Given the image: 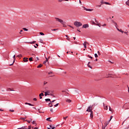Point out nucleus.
Returning <instances> with one entry per match:
<instances>
[{"mask_svg": "<svg viewBox=\"0 0 129 129\" xmlns=\"http://www.w3.org/2000/svg\"><path fill=\"white\" fill-rule=\"evenodd\" d=\"M92 107H93V105H90L89 106L86 110V111H88V112H91L90 113V117L91 118H93V111H92Z\"/></svg>", "mask_w": 129, "mask_h": 129, "instance_id": "1", "label": "nucleus"}, {"mask_svg": "<svg viewBox=\"0 0 129 129\" xmlns=\"http://www.w3.org/2000/svg\"><path fill=\"white\" fill-rule=\"evenodd\" d=\"M74 25L77 27V28H79V27H81V26H82V23L78 21H76L74 22Z\"/></svg>", "mask_w": 129, "mask_h": 129, "instance_id": "2", "label": "nucleus"}, {"mask_svg": "<svg viewBox=\"0 0 129 129\" xmlns=\"http://www.w3.org/2000/svg\"><path fill=\"white\" fill-rule=\"evenodd\" d=\"M55 19L56 20V22H59V23H60V24H62V25H64L65 24V22L62 20V19H60L58 18H55Z\"/></svg>", "mask_w": 129, "mask_h": 129, "instance_id": "3", "label": "nucleus"}, {"mask_svg": "<svg viewBox=\"0 0 129 129\" xmlns=\"http://www.w3.org/2000/svg\"><path fill=\"white\" fill-rule=\"evenodd\" d=\"M45 96H47V95H51V96H53V97H55L53 94H52V93H51V91L48 90L46 92H45L44 94Z\"/></svg>", "mask_w": 129, "mask_h": 129, "instance_id": "4", "label": "nucleus"}, {"mask_svg": "<svg viewBox=\"0 0 129 129\" xmlns=\"http://www.w3.org/2000/svg\"><path fill=\"white\" fill-rule=\"evenodd\" d=\"M123 109H129V103L125 104L122 107Z\"/></svg>", "mask_w": 129, "mask_h": 129, "instance_id": "5", "label": "nucleus"}, {"mask_svg": "<svg viewBox=\"0 0 129 129\" xmlns=\"http://www.w3.org/2000/svg\"><path fill=\"white\" fill-rule=\"evenodd\" d=\"M114 25H115V27H116V28L117 31H118L119 32H121L122 30L119 29H118V28L116 27V26H117V24H116V23L114 22Z\"/></svg>", "mask_w": 129, "mask_h": 129, "instance_id": "6", "label": "nucleus"}, {"mask_svg": "<svg viewBox=\"0 0 129 129\" xmlns=\"http://www.w3.org/2000/svg\"><path fill=\"white\" fill-rule=\"evenodd\" d=\"M55 101H56V100H52V101H50V103L48 104L49 105H50V104L51 105V106H49L50 107H52V106H53V105H52L53 104H52V103H53L54 102H55Z\"/></svg>", "mask_w": 129, "mask_h": 129, "instance_id": "7", "label": "nucleus"}, {"mask_svg": "<svg viewBox=\"0 0 129 129\" xmlns=\"http://www.w3.org/2000/svg\"><path fill=\"white\" fill-rule=\"evenodd\" d=\"M89 25L88 24H84L83 25V28H84L85 29H86V28H89Z\"/></svg>", "mask_w": 129, "mask_h": 129, "instance_id": "8", "label": "nucleus"}, {"mask_svg": "<svg viewBox=\"0 0 129 129\" xmlns=\"http://www.w3.org/2000/svg\"><path fill=\"white\" fill-rule=\"evenodd\" d=\"M42 96H44V93H41L39 94L40 99H42V98H43V97H42Z\"/></svg>", "mask_w": 129, "mask_h": 129, "instance_id": "9", "label": "nucleus"}, {"mask_svg": "<svg viewBox=\"0 0 129 129\" xmlns=\"http://www.w3.org/2000/svg\"><path fill=\"white\" fill-rule=\"evenodd\" d=\"M13 58H14L13 62L12 64H10V66H12V65H13V64H14L15 63V60H16V55H14L13 56Z\"/></svg>", "mask_w": 129, "mask_h": 129, "instance_id": "10", "label": "nucleus"}, {"mask_svg": "<svg viewBox=\"0 0 129 129\" xmlns=\"http://www.w3.org/2000/svg\"><path fill=\"white\" fill-rule=\"evenodd\" d=\"M23 61L24 62H28V61H29V60H28V57L23 58Z\"/></svg>", "mask_w": 129, "mask_h": 129, "instance_id": "11", "label": "nucleus"}, {"mask_svg": "<svg viewBox=\"0 0 129 129\" xmlns=\"http://www.w3.org/2000/svg\"><path fill=\"white\" fill-rule=\"evenodd\" d=\"M25 104L28 105H30V106H34V105H33V104H31L30 103L26 102V103H25Z\"/></svg>", "mask_w": 129, "mask_h": 129, "instance_id": "12", "label": "nucleus"}, {"mask_svg": "<svg viewBox=\"0 0 129 129\" xmlns=\"http://www.w3.org/2000/svg\"><path fill=\"white\" fill-rule=\"evenodd\" d=\"M66 101L67 102H68L69 103H70V102H71V100H70V99H67L66 100Z\"/></svg>", "mask_w": 129, "mask_h": 129, "instance_id": "13", "label": "nucleus"}, {"mask_svg": "<svg viewBox=\"0 0 129 129\" xmlns=\"http://www.w3.org/2000/svg\"><path fill=\"white\" fill-rule=\"evenodd\" d=\"M85 11H87V12H91L92 11V9H85Z\"/></svg>", "mask_w": 129, "mask_h": 129, "instance_id": "14", "label": "nucleus"}, {"mask_svg": "<svg viewBox=\"0 0 129 129\" xmlns=\"http://www.w3.org/2000/svg\"><path fill=\"white\" fill-rule=\"evenodd\" d=\"M49 127H51V128L47 127V129H55V127H52L51 125H49Z\"/></svg>", "mask_w": 129, "mask_h": 129, "instance_id": "15", "label": "nucleus"}, {"mask_svg": "<svg viewBox=\"0 0 129 129\" xmlns=\"http://www.w3.org/2000/svg\"><path fill=\"white\" fill-rule=\"evenodd\" d=\"M10 91H15V90H12V89H11V88H8L7 89V91H10Z\"/></svg>", "mask_w": 129, "mask_h": 129, "instance_id": "16", "label": "nucleus"}, {"mask_svg": "<svg viewBox=\"0 0 129 129\" xmlns=\"http://www.w3.org/2000/svg\"><path fill=\"white\" fill-rule=\"evenodd\" d=\"M104 109H105V110H107V109H108V107H107V106H105L104 105Z\"/></svg>", "mask_w": 129, "mask_h": 129, "instance_id": "17", "label": "nucleus"}, {"mask_svg": "<svg viewBox=\"0 0 129 129\" xmlns=\"http://www.w3.org/2000/svg\"><path fill=\"white\" fill-rule=\"evenodd\" d=\"M96 25L99 27V28H101V27L100 23H97V24H96Z\"/></svg>", "mask_w": 129, "mask_h": 129, "instance_id": "18", "label": "nucleus"}, {"mask_svg": "<svg viewBox=\"0 0 129 129\" xmlns=\"http://www.w3.org/2000/svg\"><path fill=\"white\" fill-rule=\"evenodd\" d=\"M21 129H28V128H27V126H22V127H21Z\"/></svg>", "mask_w": 129, "mask_h": 129, "instance_id": "19", "label": "nucleus"}, {"mask_svg": "<svg viewBox=\"0 0 129 129\" xmlns=\"http://www.w3.org/2000/svg\"><path fill=\"white\" fill-rule=\"evenodd\" d=\"M51 118V117H49L46 118V120H48V121H52V120H50V119Z\"/></svg>", "mask_w": 129, "mask_h": 129, "instance_id": "20", "label": "nucleus"}, {"mask_svg": "<svg viewBox=\"0 0 129 129\" xmlns=\"http://www.w3.org/2000/svg\"><path fill=\"white\" fill-rule=\"evenodd\" d=\"M66 37L67 38V40H68V41H70V38H69L68 35H66Z\"/></svg>", "mask_w": 129, "mask_h": 129, "instance_id": "21", "label": "nucleus"}, {"mask_svg": "<svg viewBox=\"0 0 129 129\" xmlns=\"http://www.w3.org/2000/svg\"><path fill=\"white\" fill-rule=\"evenodd\" d=\"M91 23L93 24V25H96V23H95V22H94V21H91Z\"/></svg>", "mask_w": 129, "mask_h": 129, "instance_id": "22", "label": "nucleus"}, {"mask_svg": "<svg viewBox=\"0 0 129 129\" xmlns=\"http://www.w3.org/2000/svg\"><path fill=\"white\" fill-rule=\"evenodd\" d=\"M29 60L30 62H32V61H33V57H30L29 58Z\"/></svg>", "mask_w": 129, "mask_h": 129, "instance_id": "23", "label": "nucleus"}, {"mask_svg": "<svg viewBox=\"0 0 129 129\" xmlns=\"http://www.w3.org/2000/svg\"><path fill=\"white\" fill-rule=\"evenodd\" d=\"M83 45H84V47L85 49L87 48V46H86V44L83 43Z\"/></svg>", "mask_w": 129, "mask_h": 129, "instance_id": "24", "label": "nucleus"}, {"mask_svg": "<svg viewBox=\"0 0 129 129\" xmlns=\"http://www.w3.org/2000/svg\"><path fill=\"white\" fill-rule=\"evenodd\" d=\"M39 34L41 35V36H44L45 35L43 32H40Z\"/></svg>", "mask_w": 129, "mask_h": 129, "instance_id": "25", "label": "nucleus"}, {"mask_svg": "<svg viewBox=\"0 0 129 129\" xmlns=\"http://www.w3.org/2000/svg\"><path fill=\"white\" fill-rule=\"evenodd\" d=\"M41 67H42V64H40L39 65H38L37 68H41Z\"/></svg>", "mask_w": 129, "mask_h": 129, "instance_id": "26", "label": "nucleus"}, {"mask_svg": "<svg viewBox=\"0 0 129 129\" xmlns=\"http://www.w3.org/2000/svg\"><path fill=\"white\" fill-rule=\"evenodd\" d=\"M32 122V124H35V125H37V124H36V121H33Z\"/></svg>", "mask_w": 129, "mask_h": 129, "instance_id": "27", "label": "nucleus"}, {"mask_svg": "<svg viewBox=\"0 0 129 129\" xmlns=\"http://www.w3.org/2000/svg\"><path fill=\"white\" fill-rule=\"evenodd\" d=\"M45 101H51V99H45Z\"/></svg>", "mask_w": 129, "mask_h": 129, "instance_id": "28", "label": "nucleus"}, {"mask_svg": "<svg viewBox=\"0 0 129 129\" xmlns=\"http://www.w3.org/2000/svg\"><path fill=\"white\" fill-rule=\"evenodd\" d=\"M105 5H110V4L108 2H104Z\"/></svg>", "mask_w": 129, "mask_h": 129, "instance_id": "29", "label": "nucleus"}, {"mask_svg": "<svg viewBox=\"0 0 129 129\" xmlns=\"http://www.w3.org/2000/svg\"><path fill=\"white\" fill-rule=\"evenodd\" d=\"M96 7L97 8H101V4L100 5H97Z\"/></svg>", "mask_w": 129, "mask_h": 129, "instance_id": "30", "label": "nucleus"}, {"mask_svg": "<svg viewBox=\"0 0 129 129\" xmlns=\"http://www.w3.org/2000/svg\"><path fill=\"white\" fill-rule=\"evenodd\" d=\"M35 43H36L35 41L30 42V44H35Z\"/></svg>", "mask_w": 129, "mask_h": 129, "instance_id": "31", "label": "nucleus"}, {"mask_svg": "<svg viewBox=\"0 0 129 129\" xmlns=\"http://www.w3.org/2000/svg\"><path fill=\"white\" fill-rule=\"evenodd\" d=\"M23 30H24V31H28V29H27V28H23Z\"/></svg>", "mask_w": 129, "mask_h": 129, "instance_id": "32", "label": "nucleus"}, {"mask_svg": "<svg viewBox=\"0 0 129 129\" xmlns=\"http://www.w3.org/2000/svg\"><path fill=\"white\" fill-rule=\"evenodd\" d=\"M58 105H59V103L56 104L55 105H54V106L55 107H57V106H58Z\"/></svg>", "mask_w": 129, "mask_h": 129, "instance_id": "33", "label": "nucleus"}, {"mask_svg": "<svg viewBox=\"0 0 129 129\" xmlns=\"http://www.w3.org/2000/svg\"><path fill=\"white\" fill-rule=\"evenodd\" d=\"M109 111H112V109H111L110 106L109 107Z\"/></svg>", "mask_w": 129, "mask_h": 129, "instance_id": "34", "label": "nucleus"}, {"mask_svg": "<svg viewBox=\"0 0 129 129\" xmlns=\"http://www.w3.org/2000/svg\"><path fill=\"white\" fill-rule=\"evenodd\" d=\"M88 57H89V58H90L91 59H92V56H90V55H88Z\"/></svg>", "mask_w": 129, "mask_h": 129, "instance_id": "35", "label": "nucleus"}, {"mask_svg": "<svg viewBox=\"0 0 129 129\" xmlns=\"http://www.w3.org/2000/svg\"><path fill=\"white\" fill-rule=\"evenodd\" d=\"M88 66L89 68H91V69H92V67H91V66L88 64Z\"/></svg>", "mask_w": 129, "mask_h": 129, "instance_id": "36", "label": "nucleus"}, {"mask_svg": "<svg viewBox=\"0 0 129 129\" xmlns=\"http://www.w3.org/2000/svg\"><path fill=\"white\" fill-rule=\"evenodd\" d=\"M103 4H104V2L103 1H101V5H103Z\"/></svg>", "mask_w": 129, "mask_h": 129, "instance_id": "37", "label": "nucleus"}, {"mask_svg": "<svg viewBox=\"0 0 129 129\" xmlns=\"http://www.w3.org/2000/svg\"><path fill=\"white\" fill-rule=\"evenodd\" d=\"M95 58H97L98 57V55L96 53H95Z\"/></svg>", "mask_w": 129, "mask_h": 129, "instance_id": "38", "label": "nucleus"}, {"mask_svg": "<svg viewBox=\"0 0 129 129\" xmlns=\"http://www.w3.org/2000/svg\"><path fill=\"white\" fill-rule=\"evenodd\" d=\"M57 30H58V29H51V31H57Z\"/></svg>", "mask_w": 129, "mask_h": 129, "instance_id": "39", "label": "nucleus"}, {"mask_svg": "<svg viewBox=\"0 0 129 129\" xmlns=\"http://www.w3.org/2000/svg\"><path fill=\"white\" fill-rule=\"evenodd\" d=\"M97 53L99 55V56H100L101 54H100V52H99V51H97Z\"/></svg>", "mask_w": 129, "mask_h": 129, "instance_id": "40", "label": "nucleus"}, {"mask_svg": "<svg viewBox=\"0 0 129 129\" xmlns=\"http://www.w3.org/2000/svg\"><path fill=\"white\" fill-rule=\"evenodd\" d=\"M112 117H113V116H110L109 121H110V120H111V119H112Z\"/></svg>", "mask_w": 129, "mask_h": 129, "instance_id": "41", "label": "nucleus"}, {"mask_svg": "<svg viewBox=\"0 0 129 129\" xmlns=\"http://www.w3.org/2000/svg\"><path fill=\"white\" fill-rule=\"evenodd\" d=\"M17 57H22V54H19V55H18L17 56Z\"/></svg>", "mask_w": 129, "mask_h": 129, "instance_id": "42", "label": "nucleus"}, {"mask_svg": "<svg viewBox=\"0 0 129 129\" xmlns=\"http://www.w3.org/2000/svg\"><path fill=\"white\" fill-rule=\"evenodd\" d=\"M26 121H27L28 122V123H30L31 122V120H26Z\"/></svg>", "mask_w": 129, "mask_h": 129, "instance_id": "43", "label": "nucleus"}, {"mask_svg": "<svg viewBox=\"0 0 129 129\" xmlns=\"http://www.w3.org/2000/svg\"><path fill=\"white\" fill-rule=\"evenodd\" d=\"M33 100L34 101H37V98H33Z\"/></svg>", "mask_w": 129, "mask_h": 129, "instance_id": "44", "label": "nucleus"}, {"mask_svg": "<svg viewBox=\"0 0 129 129\" xmlns=\"http://www.w3.org/2000/svg\"><path fill=\"white\" fill-rule=\"evenodd\" d=\"M95 23H97V24H98V21H97V20H96V19H95Z\"/></svg>", "mask_w": 129, "mask_h": 129, "instance_id": "45", "label": "nucleus"}, {"mask_svg": "<svg viewBox=\"0 0 129 129\" xmlns=\"http://www.w3.org/2000/svg\"><path fill=\"white\" fill-rule=\"evenodd\" d=\"M64 119H65V120H66V118H68V116H66V117H63Z\"/></svg>", "mask_w": 129, "mask_h": 129, "instance_id": "46", "label": "nucleus"}, {"mask_svg": "<svg viewBox=\"0 0 129 129\" xmlns=\"http://www.w3.org/2000/svg\"><path fill=\"white\" fill-rule=\"evenodd\" d=\"M21 119H26V117H21Z\"/></svg>", "mask_w": 129, "mask_h": 129, "instance_id": "47", "label": "nucleus"}, {"mask_svg": "<svg viewBox=\"0 0 129 129\" xmlns=\"http://www.w3.org/2000/svg\"><path fill=\"white\" fill-rule=\"evenodd\" d=\"M48 74H49V75H50V74H53V72H50L48 73Z\"/></svg>", "mask_w": 129, "mask_h": 129, "instance_id": "48", "label": "nucleus"}, {"mask_svg": "<svg viewBox=\"0 0 129 129\" xmlns=\"http://www.w3.org/2000/svg\"><path fill=\"white\" fill-rule=\"evenodd\" d=\"M69 27H70V28H72V29H74V28L72 26H71V25H69Z\"/></svg>", "mask_w": 129, "mask_h": 129, "instance_id": "49", "label": "nucleus"}, {"mask_svg": "<svg viewBox=\"0 0 129 129\" xmlns=\"http://www.w3.org/2000/svg\"><path fill=\"white\" fill-rule=\"evenodd\" d=\"M39 41L41 43H42V42H43V40H42L41 39H39Z\"/></svg>", "mask_w": 129, "mask_h": 129, "instance_id": "50", "label": "nucleus"}, {"mask_svg": "<svg viewBox=\"0 0 129 129\" xmlns=\"http://www.w3.org/2000/svg\"><path fill=\"white\" fill-rule=\"evenodd\" d=\"M50 111H51V112H53V108H51V109H50Z\"/></svg>", "mask_w": 129, "mask_h": 129, "instance_id": "51", "label": "nucleus"}, {"mask_svg": "<svg viewBox=\"0 0 129 129\" xmlns=\"http://www.w3.org/2000/svg\"><path fill=\"white\" fill-rule=\"evenodd\" d=\"M10 111H11V112H14V111H15V110H10Z\"/></svg>", "mask_w": 129, "mask_h": 129, "instance_id": "52", "label": "nucleus"}, {"mask_svg": "<svg viewBox=\"0 0 129 129\" xmlns=\"http://www.w3.org/2000/svg\"><path fill=\"white\" fill-rule=\"evenodd\" d=\"M79 3L80 4V5H82V3H81V1L79 0Z\"/></svg>", "mask_w": 129, "mask_h": 129, "instance_id": "53", "label": "nucleus"}, {"mask_svg": "<svg viewBox=\"0 0 129 129\" xmlns=\"http://www.w3.org/2000/svg\"><path fill=\"white\" fill-rule=\"evenodd\" d=\"M31 126H29L27 128V129H31Z\"/></svg>", "mask_w": 129, "mask_h": 129, "instance_id": "54", "label": "nucleus"}, {"mask_svg": "<svg viewBox=\"0 0 129 129\" xmlns=\"http://www.w3.org/2000/svg\"><path fill=\"white\" fill-rule=\"evenodd\" d=\"M102 129H105V126H102Z\"/></svg>", "mask_w": 129, "mask_h": 129, "instance_id": "55", "label": "nucleus"}, {"mask_svg": "<svg viewBox=\"0 0 129 129\" xmlns=\"http://www.w3.org/2000/svg\"><path fill=\"white\" fill-rule=\"evenodd\" d=\"M46 63H47V61L46 60L43 62V64H46Z\"/></svg>", "mask_w": 129, "mask_h": 129, "instance_id": "56", "label": "nucleus"}, {"mask_svg": "<svg viewBox=\"0 0 129 129\" xmlns=\"http://www.w3.org/2000/svg\"><path fill=\"white\" fill-rule=\"evenodd\" d=\"M105 127H106V126L107 125V124H108V123H105Z\"/></svg>", "mask_w": 129, "mask_h": 129, "instance_id": "57", "label": "nucleus"}, {"mask_svg": "<svg viewBox=\"0 0 129 129\" xmlns=\"http://www.w3.org/2000/svg\"><path fill=\"white\" fill-rule=\"evenodd\" d=\"M123 33L127 35V33H128V32H124Z\"/></svg>", "mask_w": 129, "mask_h": 129, "instance_id": "58", "label": "nucleus"}, {"mask_svg": "<svg viewBox=\"0 0 129 129\" xmlns=\"http://www.w3.org/2000/svg\"><path fill=\"white\" fill-rule=\"evenodd\" d=\"M84 44H86V45H87V44H88V42L85 41Z\"/></svg>", "mask_w": 129, "mask_h": 129, "instance_id": "59", "label": "nucleus"}, {"mask_svg": "<svg viewBox=\"0 0 129 129\" xmlns=\"http://www.w3.org/2000/svg\"><path fill=\"white\" fill-rule=\"evenodd\" d=\"M106 26V24H103V25H102V27H104V26Z\"/></svg>", "mask_w": 129, "mask_h": 129, "instance_id": "60", "label": "nucleus"}, {"mask_svg": "<svg viewBox=\"0 0 129 129\" xmlns=\"http://www.w3.org/2000/svg\"><path fill=\"white\" fill-rule=\"evenodd\" d=\"M74 44H77V41H74Z\"/></svg>", "mask_w": 129, "mask_h": 129, "instance_id": "61", "label": "nucleus"}, {"mask_svg": "<svg viewBox=\"0 0 129 129\" xmlns=\"http://www.w3.org/2000/svg\"><path fill=\"white\" fill-rule=\"evenodd\" d=\"M45 61H46V62H48V58L46 57V60Z\"/></svg>", "mask_w": 129, "mask_h": 129, "instance_id": "62", "label": "nucleus"}, {"mask_svg": "<svg viewBox=\"0 0 129 129\" xmlns=\"http://www.w3.org/2000/svg\"><path fill=\"white\" fill-rule=\"evenodd\" d=\"M0 111H4V110L3 109H0Z\"/></svg>", "mask_w": 129, "mask_h": 129, "instance_id": "63", "label": "nucleus"}, {"mask_svg": "<svg viewBox=\"0 0 129 129\" xmlns=\"http://www.w3.org/2000/svg\"><path fill=\"white\" fill-rule=\"evenodd\" d=\"M22 32H23V30H20V34H22V33H22Z\"/></svg>", "mask_w": 129, "mask_h": 129, "instance_id": "64", "label": "nucleus"}]
</instances>
